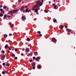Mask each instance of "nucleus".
Instances as JSON below:
<instances>
[{
  "label": "nucleus",
  "instance_id": "f257e3e1",
  "mask_svg": "<svg viewBox=\"0 0 76 76\" xmlns=\"http://www.w3.org/2000/svg\"><path fill=\"white\" fill-rule=\"evenodd\" d=\"M52 41L53 42H57V40L55 38H53L52 39Z\"/></svg>",
  "mask_w": 76,
  "mask_h": 76
},
{
  "label": "nucleus",
  "instance_id": "f03ea898",
  "mask_svg": "<svg viewBox=\"0 0 76 76\" xmlns=\"http://www.w3.org/2000/svg\"><path fill=\"white\" fill-rule=\"evenodd\" d=\"M40 58H41V57H39V56L37 57L36 58V60L37 61H39V59H40Z\"/></svg>",
  "mask_w": 76,
  "mask_h": 76
},
{
  "label": "nucleus",
  "instance_id": "7ed1b4c3",
  "mask_svg": "<svg viewBox=\"0 0 76 76\" xmlns=\"http://www.w3.org/2000/svg\"><path fill=\"white\" fill-rule=\"evenodd\" d=\"M31 11V10H28V8H27L25 10V13H26L28 12V13H29V12Z\"/></svg>",
  "mask_w": 76,
  "mask_h": 76
},
{
  "label": "nucleus",
  "instance_id": "20e7f679",
  "mask_svg": "<svg viewBox=\"0 0 76 76\" xmlns=\"http://www.w3.org/2000/svg\"><path fill=\"white\" fill-rule=\"evenodd\" d=\"M2 56L1 60H4L5 58V55H2Z\"/></svg>",
  "mask_w": 76,
  "mask_h": 76
},
{
  "label": "nucleus",
  "instance_id": "39448f33",
  "mask_svg": "<svg viewBox=\"0 0 76 76\" xmlns=\"http://www.w3.org/2000/svg\"><path fill=\"white\" fill-rule=\"evenodd\" d=\"M19 10H13L12 11V13H15L16 12H18L19 11Z\"/></svg>",
  "mask_w": 76,
  "mask_h": 76
},
{
  "label": "nucleus",
  "instance_id": "423d86ee",
  "mask_svg": "<svg viewBox=\"0 0 76 76\" xmlns=\"http://www.w3.org/2000/svg\"><path fill=\"white\" fill-rule=\"evenodd\" d=\"M24 6H22L21 7V8H20V9L21 11H23V10L24 9Z\"/></svg>",
  "mask_w": 76,
  "mask_h": 76
},
{
  "label": "nucleus",
  "instance_id": "0eeeda50",
  "mask_svg": "<svg viewBox=\"0 0 76 76\" xmlns=\"http://www.w3.org/2000/svg\"><path fill=\"white\" fill-rule=\"evenodd\" d=\"M26 52H29V49L28 48H27L26 49Z\"/></svg>",
  "mask_w": 76,
  "mask_h": 76
},
{
  "label": "nucleus",
  "instance_id": "6e6552de",
  "mask_svg": "<svg viewBox=\"0 0 76 76\" xmlns=\"http://www.w3.org/2000/svg\"><path fill=\"white\" fill-rule=\"evenodd\" d=\"M36 64L35 62H32L31 64L32 66H35Z\"/></svg>",
  "mask_w": 76,
  "mask_h": 76
},
{
  "label": "nucleus",
  "instance_id": "1a4fd4ad",
  "mask_svg": "<svg viewBox=\"0 0 76 76\" xmlns=\"http://www.w3.org/2000/svg\"><path fill=\"white\" fill-rule=\"evenodd\" d=\"M11 13V16H12V14H13V12H12V11H9V12L8 14H10Z\"/></svg>",
  "mask_w": 76,
  "mask_h": 76
},
{
  "label": "nucleus",
  "instance_id": "9d476101",
  "mask_svg": "<svg viewBox=\"0 0 76 76\" xmlns=\"http://www.w3.org/2000/svg\"><path fill=\"white\" fill-rule=\"evenodd\" d=\"M0 10L1 12L2 13H3V14H4V11H3V9H0Z\"/></svg>",
  "mask_w": 76,
  "mask_h": 76
},
{
  "label": "nucleus",
  "instance_id": "9b49d317",
  "mask_svg": "<svg viewBox=\"0 0 76 76\" xmlns=\"http://www.w3.org/2000/svg\"><path fill=\"white\" fill-rule=\"evenodd\" d=\"M53 6H54V9H56V7H57V6L55 5V4H53Z\"/></svg>",
  "mask_w": 76,
  "mask_h": 76
},
{
  "label": "nucleus",
  "instance_id": "f8f14e48",
  "mask_svg": "<svg viewBox=\"0 0 76 76\" xmlns=\"http://www.w3.org/2000/svg\"><path fill=\"white\" fill-rule=\"evenodd\" d=\"M34 55L35 56H38V52H35Z\"/></svg>",
  "mask_w": 76,
  "mask_h": 76
},
{
  "label": "nucleus",
  "instance_id": "ddd939ff",
  "mask_svg": "<svg viewBox=\"0 0 76 76\" xmlns=\"http://www.w3.org/2000/svg\"><path fill=\"white\" fill-rule=\"evenodd\" d=\"M38 6V4H36L34 6V9H35Z\"/></svg>",
  "mask_w": 76,
  "mask_h": 76
},
{
  "label": "nucleus",
  "instance_id": "4468645a",
  "mask_svg": "<svg viewBox=\"0 0 76 76\" xmlns=\"http://www.w3.org/2000/svg\"><path fill=\"white\" fill-rule=\"evenodd\" d=\"M66 30L67 32H71V30L69 29V28H66Z\"/></svg>",
  "mask_w": 76,
  "mask_h": 76
},
{
  "label": "nucleus",
  "instance_id": "2eb2a0df",
  "mask_svg": "<svg viewBox=\"0 0 76 76\" xmlns=\"http://www.w3.org/2000/svg\"><path fill=\"white\" fill-rule=\"evenodd\" d=\"M42 2H41L40 3H39L38 4V5H39L40 6H42Z\"/></svg>",
  "mask_w": 76,
  "mask_h": 76
},
{
  "label": "nucleus",
  "instance_id": "dca6fc26",
  "mask_svg": "<svg viewBox=\"0 0 76 76\" xmlns=\"http://www.w3.org/2000/svg\"><path fill=\"white\" fill-rule=\"evenodd\" d=\"M12 57H15V55L14 54H13V53H12Z\"/></svg>",
  "mask_w": 76,
  "mask_h": 76
},
{
  "label": "nucleus",
  "instance_id": "f3484780",
  "mask_svg": "<svg viewBox=\"0 0 76 76\" xmlns=\"http://www.w3.org/2000/svg\"><path fill=\"white\" fill-rule=\"evenodd\" d=\"M27 41H31V40L29 38H27Z\"/></svg>",
  "mask_w": 76,
  "mask_h": 76
},
{
  "label": "nucleus",
  "instance_id": "a211bd4d",
  "mask_svg": "<svg viewBox=\"0 0 76 76\" xmlns=\"http://www.w3.org/2000/svg\"><path fill=\"white\" fill-rule=\"evenodd\" d=\"M41 3V1H38L36 3H37V4H39V3Z\"/></svg>",
  "mask_w": 76,
  "mask_h": 76
},
{
  "label": "nucleus",
  "instance_id": "6ab92c4d",
  "mask_svg": "<svg viewBox=\"0 0 76 76\" xmlns=\"http://www.w3.org/2000/svg\"><path fill=\"white\" fill-rule=\"evenodd\" d=\"M38 69H40V67H41V65H38Z\"/></svg>",
  "mask_w": 76,
  "mask_h": 76
},
{
  "label": "nucleus",
  "instance_id": "aec40b11",
  "mask_svg": "<svg viewBox=\"0 0 76 76\" xmlns=\"http://www.w3.org/2000/svg\"><path fill=\"white\" fill-rule=\"evenodd\" d=\"M38 9H37L35 10L34 11V12H35V13L37 12H38Z\"/></svg>",
  "mask_w": 76,
  "mask_h": 76
},
{
  "label": "nucleus",
  "instance_id": "412c9836",
  "mask_svg": "<svg viewBox=\"0 0 76 76\" xmlns=\"http://www.w3.org/2000/svg\"><path fill=\"white\" fill-rule=\"evenodd\" d=\"M1 53H2V54H4V53H5L4 51L3 50H2L1 51Z\"/></svg>",
  "mask_w": 76,
  "mask_h": 76
},
{
  "label": "nucleus",
  "instance_id": "4be33fe9",
  "mask_svg": "<svg viewBox=\"0 0 76 76\" xmlns=\"http://www.w3.org/2000/svg\"><path fill=\"white\" fill-rule=\"evenodd\" d=\"M22 19H26V18H25V17H24L23 16H22Z\"/></svg>",
  "mask_w": 76,
  "mask_h": 76
},
{
  "label": "nucleus",
  "instance_id": "5701e85b",
  "mask_svg": "<svg viewBox=\"0 0 76 76\" xmlns=\"http://www.w3.org/2000/svg\"><path fill=\"white\" fill-rule=\"evenodd\" d=\"M53 22L55 23L56 22H57V20L55 19L54 20H53Z\"/></svg>",
  "mask_w": 76,
  "mask_h": 76
},
{
  "label": "nucleus",
  "instance_id": "b1692460",
  "mask_svg": "<svg viewBox=\"0 0 76 76\" xmlns=\"http://www.w3.org/2000/svg\"><path fill=\"white\" fill-rule=\"evenodd\" d=\"M7 47H8V45H6L5 46V48H6Z\"/></svg>",
  "mask_w": 76,
  "mask_h": 76
},
{
  "label": "nucleus",
  "instance_id": "393cba45",
  "mask_svg": "<svg viewBox=\"0 0 76 76\" xmlns=\"http://www.w3.org/2000/svg\"><path fill=\"white\" fill-rule=\"evenodd\" d=\"M3 16V15L2 14H0V17H2Z\"/></svg>",
  "mask_w": 76,
  "mask_h": 76
},
{
  "label": "nucleus",
  "instance_id": "a878e982",
  "mask_svg": "<svg viewBox=\"0 0 76 76\" xmlns=\"http://www.w3.org/2000/svg\"><path fill=\"white\" fill-rule=\"evenodd\" d=\"M4 17L5 18H7V15H6V14L4 15Z\"/></svg>",
  "mask_w": 76,
  "mask_h": 76
},
{
  "label": "nucleus",
  "instance_id": "bb28decb",
  "mask_svg": "<svg viewBox=\"0 0 76 76\" xmlns=\"http://www.w3.org/2000/svg\"><path fill=\"white\" fill-rule=\"evenodd\" d=\"M13 26H14V24H12V25H11V28H13Z\"/></svg>",
  "mask_w": 76,
  "mask_h": 76
},
{
  "label": "nucleus",
  "instance_id": "cd10ccee",
  "mask_svg": "<svg viewBox=\"0 0 76 76\" xmlns=\"http://www.w3.org/2000/svg\"><path fill=\"white\" fill-rule=\"evenodd\" d=\"M2 65L3 66H5L6 65V63H3L2 64Z\"/></svg>",
  "mask_w": 76,
  "mask_h": 76
},
{
  "label": "nucleus",
  "instance_id": "c85d7f7f",
  "mask_svg": "<svg viewBox=\"0 0 76 76\" xmlns=\"http://www.w3.org/2000/svg\"><path fill=\"white\" fill-rule=\"evenodd\" d=\"M4 37H5L6 38L7 37V35H6V34H5L4 35Z\"/></svg>",
  "mask_w": 76,
  "mask_h": 76
},
{
  "label": "nucleus",
  "instance_id": "c756f323",
  "mask_svg": "<svg viewBox=\"0 0 76 76\" xmlns=\"http://www.w3.org/2000/svg\"><path fill=\"white\" fill-rule=\"evenodd\" d=\"M3 8L4 9H6V6H4L3 7Z\"/></svg>",
  "mask_w": 76,
  "mask_h": 76
},
{
  "label": "nucleus",
  "instance_id": "7c9ffc66",
  "mask_svg": "<svg viewBox=\"0 0 76 76\" xmlns=\"http://www.w3.org/2000/svg\"><path fill=\"white\" fill-rule=\"evenodd\" d=\"M45 13H48V11L47 10H45Z\"/></svg>",
  "mask_w": 76,
  "mask_h": 76
},
{
  "label": "nucleus",
  "instance_id": "2f4dec72",
  "mask_svg": "<svg viewBox=\"0 0 76 76\" xmlns=\"http://www.w3.org/2000/svg\"><path fill=\"white\" fill-rule=\"evenodd\" d=\"M61 29H63L64 28V26L63 25L61 26Z\"/></svg>",
  "mask_w": 76,
  "mask_h": 76
},
{
  "label": "nucleus",
  "instance_id": "473e14b6",
  "mask_svg": "<svg viewBox=\"0 0 76 76\" xmlns=\"http://www.w3.org/2000/svg\"><path fill=\"white\" fill-rule=\"evenodd\" d=\"M37 34H40L41 33V31H38L37 32Z\"/></svg>",
  "mask_w": 76,
  "mask_h": 76
},
{
  "label": "nucleus",
  "instance_id": "72a5a7b5",
  "mask_svg": "<svg viewBox=\"0 0 76 76\" xmlns=\"http://www.w3.org/2000/svg\"><path fill=\"white\" fill-rule=\"evenodd\" d=\"M33 66V69L34 70V69H35V66Z\"/></svg>",
  "mask_w": 76,
  "mask_h": 76
},
{
  "label": "nucleus",
  "instance_id": "f704fd0d",
  "mask_svg": "<svg viewBox=\"0 0 76 76\" xmlns=\"http://www.w3.org/2000/svg\"><path fill=\"white\" fill-rule=\"evenodd\" d=\"M33 60H35V59H36V58H35V57L34 56L33 57Z\"/></svg>",
  "mask_w": 76,
  "mask_h": 76
},
{
  "label": "nucleus",
  "instance_id": "c9c22d12",
  "mask_svg": "<svg viewBox=\"0 0 76 76\" xmlns=\"http://www.w3.org/2000/svg\"><path fill=\"white\" fill-rule=\"evenodd\" d=\"M2 73L3 74H4L5 73V72L4 71H2Z\"/></svg>",
  "mask_w": 76,
  "mask_h": 76
},
{
  "label": "nucleus",
  "instance_id": "e433bc0d",
  "mask_svg": "<svg viewBox=\"0 0 76 76\" xmlns=\"http://www.w3.org/2000/svg\"><path fill=\"white\" fill-rule=\"evenodd\" d=\"M30 55H31V56H32V52H31Z\"/></svg>",
  "mask_w": 76,
  "mask_h": 76
},
{
  "label": "nucleus",
  "instance_id": "4c0bfd02",
  "mask_svg": "<svg viewBox=\"0 0 76 76\" xmlns=\"http://www.w3.org/2000/svg\"><path fill=\"white\" fill-rule=\"evenodd\" d=\"M8 73V72H7V71H5V73Z\"/></svg>",
  "mask_w": 76,
  "mask_h": 76
},
{
  "label": "nucleus",
  "instance_id": "58836bf2",
  "mask_svg": "<svg viewBox=\"0 0 76 76\" xmlns=\"http://www.w3.org/2000/svg\"><path fill=\"white\" fill-rule=\"evenodd\" d=\"M21 56H24V55H23V53H21Z\"/></svg>",
  "mask_w": 76,
  "mask_h": 76
},
{
  "label": "nucleus",
  "instance_id": "ea45409f",
  "mask_svg": "<svg viewBox=\"0 0 76 76\" xmlns=\"http://www.w3.org/2000/svg\"><path fill=\"white\" fill-rule=\"evenodd\" d=\"M15 60H17V59H18V58L17 57H15Z\"/></svg>",
  "mask_w": 76,
  "mask_h": 76
},
{
  "label": "nucleus",
  "instance_id": "a19ab883",
  "mask_svg": "<svg viewBox=\"0 0 76 76\" xmlns=\"http://www.w3.org/2000/svg\"><path fill=\"white\" fill-rule=\"evenodd\" d=\"M33 61V60L32 59H31L30 60V62H32Z\"/></svg>",
  "mask_w": 76,
  "mask_h": 76
},
{
  "label": "nucleus",
  "instance_id": "79ce46f5",
  "mask_svg": "<svg viewBox=\"0 0 76 76\" xmlns=\"http://www.w3.org/2000/svg\"><path fill=\"white\" fill-rule=\"evenodd\" d=\"M17 50H18V49H17V48L15 49V51H17Z\"/></svg>",
  "mask_w": 76,
  "mask_h": 76
},
{
  "label": "nucleus",
  "instance_id": "37998d69",
  "mask_svg": "<svg viewBox=\"0 0 76 76\" xmlns=\"http://www.w3.org/2000/svg\"><path fill=\"white\" fill-rule=\"evenodd\" d=\"M3 7V6L2 5H0V8H1V7Z\"/></svg>",
  "mask_w": 76,
  "mask_h": 76
},
{
  "label": "nucleus",
  "instance_id": "c03bdc74",
  "mask_svg": "<svg viewBox=\"0 0 76 76\" xmlns=\"http://www.w3.org/2000/svg\"><path fill=\"white\" fill-rule=\"evenodd\" d=\"M12 34H10L9 36H12Z\"/></svg>",
  "mask_w": 76,
  "mask_h": 76
},
{
  "label": "nucleus",
  "instance_id": "a18cd8bd",
  "mask_svg": "<svg viewBox=\"0 0 76 76\" xmlns=\"http://www.w3.org/2000/svg\"><path fill=\"white\" fill-rule=\"evenodd\" d=\"M22 50L23 51H25V49L24 48H23Z\"/></svg>",
  "mask_w": 76,
  "mask_h": 76
},
{
  "label": "nucleus",
  "instance_id": "49530a36",
  "mask_svg": "<svg viewBox=\"0 0 76 76\" xmlns=\"http://www.w3.org/2000/svg\"><path fill=\"white\" fill-rule=\"evenodd\" d=\"M39 35L40 37H42V34H40Z\"/></svg>",
  "mask_w": 76,
  "mask_h": 76
},
{
  "label": "nucleus",
  "instance_id": "de8ad7c7",
  "mask_svg": "<svg viewBox=\"0 0 76 76\" xmlns=\"http://www.w3.org/2000/svg\"><path fill=\"white\" fill-rule=\"evenodd\" d=\"M8 48L9 50H11V49L10 48V47H8Z\"/></svg>",
  "mask_w": 76,
  "mask_h": 76
},
{
  "label": "nucleus",
  "instance_id": "09e8293b",
  "mask_svg": "<svg viewBox=\"0 0 76 76\" xmlns=\"http://www.w3.org/2000/svg\"><path fill=\"white\" fill-rule=\"evenodd\" d=\"M15 5H13V8H15Z\"/></svg>",
  "mask_w": 76,
  "mask_h": 76
},
{
  "label": "nucleus",
  "instance_id": "8fccbe9b",
  "mask_svg": "<svg viewBox=\"0 0 76 76\" xmlns=\"http://www.w3.org/2000/svg\"><path fill=\"white\" fill-rule=\"evenodd\" d=\"M7 65H8V67H9V66H10V64H7Z\"/></svg>",
  "mask_w": 76,
  "mask_h": 76
},
{
  "label": "nucleus",
  "instance_id": "3c124183",
  "mask_svg": "<svg viewBox=\"0 0 76 76\" xmlns=\"http://www.w3.org/2000/svg\"><path fill=\"white\" fill-rule=\"evenodd\" d=\"M36 13L37 15H38V14H39V13H38V12H36Z\"/></svg>",
  "mask_w": 76,
  "mask_h": 76
},
{
  "label": "nucleus",
  "instance_id": "603ef678",
  "mask_svg": "<svg viewBox=\"0 0 76 76\" xmlns=\"http://www.w3.org/2000/svg\"><path fill=\"white\" fill-rule=\"evenodd\" d=\"M67 27H68L67 26H65V28H67Z\"/></svg>",
  "mask_w": 76,
  "mask_h": 76
},
{
  "label": "nucleus",
  "instance_id": "864d4df0",
  "mask_svg": "<svg viewBox=\"0 0 76 76\" xmlns=\"http://www.w3.org/2000/svg\"><path fill=\"white\" fill-rule=\"evenodd\" d=\"M42 3H43L44 2V0H42Z\"/></svg>",
  "mask_w": 76,
  "mask_h": 76
},
{
  "label": "nucleus",
  "instance_id": "5fc2aeb1",
  "mask_svg": "<svg viewBox=\"0 0 76 76\" xmlns=\"http://www.w3.org/2000/svg\"><path fill=\"white\" fill-rule=\"evenodd\" d=\"M10 25H12V23H9Z\"/></svg>",
  "mask_w": 76,
  "mask_h": 76
},
{
  "label": "nucleus",
  "instance_id": "6e6d98bb",
  "mask_svg": "<svg viewBox=\"0 0 76 76\" xmlns=\"http://www.w3.org/2000/svg\"><path fill=\"white\" fill-rule=\"evenodd\" d=\"M8 53H10V51L8 50Z\"/></svg>",
  "mask_w": 76,
  "mask_h": 76
},
{
  "label": "nucleus",
  "instance_id": "4d7b16f0",
  "mask_svg": "<svg viewBox=\"0 0 76 76\" xmlns=\"http://www.w3.org/2000/svg\"><path fill=\"white\" fill-rule=\"evenodd\" d=\"M49 4H50V3H51V1H50L49 2Z\"/></svg>",
  "mask_w": 76,
  "mask_h": 76
},
{
  "label": "nucleus",
  "instance_id": "13d9d810",
  "mask_svg": "<svg viewBox=\"0 0 76 76\" xmlns=\"http://www.w3.org/2000/svg\"><path fill=\"white\" fill-rule=\"evenodd\" d=\"M25 7L26 8V7H27V6H26L25 7Z\"/></svg>",
  "mask_w": 76,
  "mask_h": 76
},
{
  "label": "nucleus",
  "instance_id": "bf43d9fd",
  "mask_svg": "<svg viewBox=\"0 0 76 76\" xmlns=\"http://www.w3.org/2000/svg\"><path fill=\"white\" fill-rule=\"evenodd\" d=\"M4 19H5L6 18H5V17H4V18H3Z\"/></svg>",
  "mask_w": 76,
  "mask_h": 76
},
{
  "label": "nucleus",
  "instance_id": "052dcab7",
  "mask_svg": "<svg viewBox=\"0 0 76 76\" xmlns=\"http://www.w3.org/2000/svg\"><path fill=\"white\" fill-rule=\"evenodd\" d=\"M19 1L20 2L21 1V0H19Z\"/></svg>",
  "mask_w": 76,
  "mask_h": 76
},
{
  "label": "nucleus",
  "instance_id": "680f3d73",
  "mask_svg": "<svg viewBox=\"0 0 76 76\" xmlns=\"http://www.w3.org/2000/svg\"><path fill=\"white\" fill-rule=\"evenodd\" d=\"M8 66V65H7V64H6V66Z\"/></svg>",
  "mask_w": 76,
  "mask_h": 76
},
{
  "label": "nucleus",
  "instance_id": "e2e57ef3",
  "mask_svg": "<svg viewBox=\"0 0 76 76\" xmlns=\"http://www.w3.org/2000/svg\"><path fill=\"white\" fill-rule=\"evenodd\" d=\"M9 17H10V16L9 15L8 16V18H9Z\"/></svg>",
  "mask_w": 76,
  "mask_h": 76
},
{
  "label": "nucleus",
  "instance_id": "0e129e2a",
  "mask_svg": "<svg viewBox=\"0 0 76 76\" xmlns=\"http://www.w3.org/2000/svg\"><path fill=\"white\" fill-rule=\"evenodd\" d=\"M23 12L24 13V12H25V11H23Z\"/></svg>",
  "mask_w": 76,
  "mask_h": 76
},
{
  "label": "nucleus",
  "instance_id": "69168bd1",
  "mask_svg": "<svg viewBox=\"0 0 76 76\" xmlns=\"http://www.w3.org/2000/svg\"><path fill=\"white\" fill-rule=\"evenodd\" d=\"M0 50H1V48H0Z\"/></svg>",
  "mask_w": 76,
  "mask_h": 76
},
{
  "label": "nucleus",
  "instance_id": "338daca9",
  "mask_svg": "<svg viewBox=\"0 0 76 76\" xmlns=\"http://www.w3.org/2000/svg\"><path fill=\"white\" fill-rule=\"evenodd\" d=\"M22 3H23V2H22Z\"/></svg>",
  "mask_w": 76,
  "mask_h": 76
},
{
  "label": "nucleus",
  "instance_id": "774afa93",
  "mask_svg": "<svg viewBox=\"0 0 76 76\" xmlns=\"http://www.w3.org/2000/svg\"><path fill=\"white\" fill-rule=\"evenodd\" d=\"M33 10H34V9H33Z\"/></svg>",
  "mask_w": 76,
  "mask_h": 76
}]
</instances>
